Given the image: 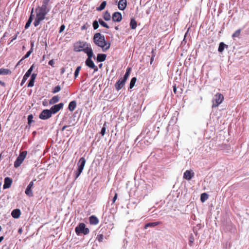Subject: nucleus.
I'll use <instances>...</instances> for the list:
<instances>
[{"mask_svg":"<svg viewBox=\"0 0 249 249\" xmlns=\"http://www.w3.org/2000/svg\"><path fill=\"white\" fill-rule=\"evenodd\" d=\"M173 91H174L175 94H176V93H177V88H176V85H175L173 87Z\"/></svg>","mask_w":249,"mask_h":249,"instance_id":"obj_55","label":"nucleus"},{"mask_svg":"<svg viewBox=\"0 0 249 249\" xmlns=\"http://www.w3.org/2000/svg\"><path fill=\"white\" fill-rule=\"evenodd\" d=\"M27 153V152L26 151H23L20 153L19 156L18 157L14 162V167L15 168L18 167L21 164L26 156Z\"/></svg>","mask_w":249,"mask_h":249,"instance_id":"obj_5","label":"nucleus"},{"mask_svg":"<svg viewBox=\"0 0 249 249\" xmlns=\"http://www.w3.org/2000/svg\"><path fill=\"white\" fill-rule=\"evenodd\" d=\"M4 237L3 236H0V243L3 240Z\"/></svg>","mask_w":249,"mask_h":249,"instance_id":"obj_59","label":"nucleus"},{"mask_svg":"<svg viewBox=\"0 0 249 249\" xmlns=\"http://www.w3.org/2000/svg\"><path fill=\"white\" fill-rule=\"evenodd\" d=\"M195 241V238L192 234H191L189 238V245L190 246H192Z\"/></svg>","mask_w":249,"mask_h":249,"instance_id":"obj_32","label":"nucleus"},{"mask_svg":"<svg viewBox=\"0 0 249 249\" xmlns=\"http://www.w3.org/2000/svg\"><path fill=\"white\" fill-rule=\"evenodd\" d=\"M208 197H209V196L207 193H202L200 196V200H201V202H205L208 198Z\"/></svg>","mask_w":249,"mask_h":249,"instance_id":"obj_29","label":"nucleus"},{"mask_svg":"<svg viewBox=\"0 0 249 249\" xmlns=\"http://www.w3.org/2000/svg\"><path fill=\"white\" fill-rule=\"evenodd\" d=\"M224 100V96L220 93H216L213 99V107H217Z\"/></svg>","mask_w":249,"mask_h":249,"instance_id":"obj_4","label":"nucleus"},{"mask_svg":"<svg viewBox=\"0 0 249 249\" xmlns=\"http://www.w3.org/2000/svg\"><path fill=\"white\" fill-rule=\"evenodd\" d=\"M98 21L100 25L103 26L104 27H105L107 29L109 28L107 24L104 22L102 19H99Z\"/></svg>","mask_w":249,"mask_h":249,"instance_id":"obj_35","label":"nucleus"},{"mask_svg":"<svg viewBox=\"0 0 249 249\" xmlns=\"http://www.w3.org/2000/svg\"><path fill=\"white\" fill-rule=\"evenodd\" d=\"M117 196H118V194L116 192L115 193V195H114V197H113V198L112 199V204H114L115 202V201H116V199L117 198Z\"/></svg>","mask_w":249,"mask_h":249,"instance_id":"obj_47","label":"nucleus"},{"mask_svg":"<svg viewBox=\"0 0 249 249\" xmlns=\"http://www.w3.org/2000/svg\"><path fill=\"white\" fill-rule=\"evenodd\" d=\"M136 80H137V79L136 77H133L131 79V80L130 81V85H129L130 89H132L133 88V87L134 86L136 82Z\"/></svg>","mask_w":249,"mask_h":249,"instance_id":"obj_33","label":"nucleus"},{"mask_svg":"<svg viewBox=\"0 0 249 249\" xmlns=\"http://www.w3.org/2000/svg\"><path fill=\"white\" fill-rule=\"evenodd\" d=\"M33 116L32 114L29 115L28 116V123L29 124H30L33 122Z\"/></svg>","mask_w":249,"mask_h":249,"instance_id":"obj_46","label":"nucleus"},{"mask_svg":"<svg viewBox=\"0 0 249 249\" xmlns=\"http://www.w3.org/2000/svg\"><path fill=\"white\" fill-rule=\"evenodd\" d=\"M126 5H127L126 0H120L118 2V7L120 10H124L126 8Z\"/></svg>","mask_w":249,"mask_h":249,"instance_id":"obj_16","label":"nucleus"},{"mask_svg":"<svg viewBox=\"0 0 249 249\" xmlns=\"http://www.w3.org/2000/svg\"><path fill=\"white\" fill-rule=\"evenodd\" d=\"M93 41L98 47H101L103 52H106L110 46V43L105 40V36L100 33L94 35Z\"/></svg>","mask_w":249,"mask_h":249,"instance_id":"obj_1","label":"nucleus"},{"mask_svg":"<svg viewBox=\"0 0 249 249\" xmlns=\"http://www.w3.org/2000/svg\"><path fill=\"white\" fill-rule=\"evenodd\" d=\"M63 106L64 104L62 103L55 105L51 107L50 110L52 112V114H55L63 108Z\"/></svg>","mask_w":249,"mask_h":249,"instance_id":"obj_9","label":"nucleus"},{"mask_svg":"<svg viewBox=\"0 0 249 249\" xmlns=\"http://www.w3.org/2000/svg\"><path fill=\"white\" fill-rule=\"evenodd\" d=\"M32 49H31L30 50H29L26 54L22 58V60H24L27 58H28L30 54L32 53Z\"/></svg>","mask_w":249,"mask_h":249,"instance_id":"obj_40","label":"nucleus"},{"mask_svg":"<svg viewBox=\"0 0 249 249\" xmlns=\"http://www.w3.org/2000/svg\"><path fill=\"white\" fill-rule=\"evenodd\" d=\"M68 127V126L67 125H65L63 127L62 129V130H64L65 129H66V128H67Z\"/></svg>","mask_w":249,"mask_h":249,"instance_id":"obj_60","label":"nucleus"},{"mask_svg":"<svg viewBox=\"0 0 249 249\" xmlns=\"http://www.w3.org/2000/svg\"><path fill=\"white\" fill-rule=\"evenodd\" d=\"M115 29L116 30H118V27H117V26H116V27H115Z\"/></svg>","mask_w":249,"mask_h":249,"instance_id":"obj_62","label":"nucleus"},{"mask_svg":"<svg viewBox=\"0 0 249 249\" xmlns=\"http://www.w3.org/2000/svg\"><path fill=\"white\" fill-rule=\"evenodd\" d=\"M36 76H37V74L36 73H33L32 75H31V79H34L35 80L36 77Z\"/></svg>","mask_w":249,"mask_h":249,"instance_id":"obj_50","label":"nucleus"},{"mask_svg":"<svg viewBox=\"0 0 249 249\" xmlns=\"http://www.w3.org/2000/svg\"><path fill=\"white\" fill-rule=\"evenodd\" d=\"M19 34V32H18L17 34L13 37L11 41H13L14 40L16 39L18 36V35Z\"/></svg>","mask_w":249,"mask_h":249,"instance_id":"obj_53","label":"nucleus"},{"mask_svg":"<svg viewBox=\"0 0 249 249\" xmlns=\"http://www.w3.org/2000/svg\"><path fill=\"white\" fill-rule=\"evenodd\" d=\"M92 57H88L85 61V64L87 66L89 67L90 69H93L94 71H97L98 70V67L95 65L93 61L91 59Z\"/></svg>","mask_w":249,"mask_h":249,"instance_id":"obj_7","label":"nucleus"},{"mask_svg":"<svg viewBox=\"0 0 249 249\" xmlns=\"http://www.w3.org/2000/svg\"><path fill=\"white\" fill-rule=\"evenodd\" d=\"M226 45L223 42H220L219 45L218 51L219 52H222L224 49Z\"/></svg>","mask_w":249,"mask_h":249,"instance_id":"obj_34","label":"nucleus"},{"mask_svg":"<svg viewBox=\"0 0 249 249\" xmlns=\"http://www.w3.org/2000/svg\"><path fill=\"white\" fill-rule=\"evenodd\" d=\"M130 71H131V68H127L126 69V71L123 79H124L126 81V80L127 79L128 77H129V76L130 75Z\"/></svg>","mask_w":249,"mask_h":249,"instance_id":"obj_31","label":"nucleus"},{"mask_svg":"<svg viewBox=\"0 0 249 249\" xmlns=\"http://www.w3.org/2000/svg\"><path fill=\"white\" fill-rule=\"evenodd\" d=\"M98 22L99 21H97V20H95V21H93V27L94 30H96V29H98V28L99 27Z\"/></svg>","mask_w":249,"mask_h":249,"instance_id":"obj_44","label":"nucleus"},{"mask_svg":"<svg viewBox=\"0 0 249 249\" xmlns=\"http://www.w3.org/2000/svg\"><path fill=\"white\" fill-rule=\"evenodd\" d=\"M12 73L10 70L8 69L1 68L0 69V75H9Z\"/></svg>","mask_w":249,"mask_h":249,"instance_id":"obj_22","label":"nucleus"},{"mask_svg":"<svg viewBox=\"0 0 249 249\" xmlns=\"http://www.w3.org/2000/svg\"><path fill=\"white\" fill-rule=\"evenodd\" d=\"M64 71H65L64 68H62V69H61V72H62V73H63V72H64Z\"/></svg>","mask_w":249,"mask_h":249,"instance_id":"obj_61","label":"nucleus"},{"mask_svg":"<svg viewBox=\"0 0 249 249\" xmlns=\"http://www.w3.org/2000/svg\"><path fill=\"white\" fill-rule=\"evenodd\" d=\"M194 175L195 173L192 170H186L184 173L183 178L184 179L190 180L194 177Z\"/></svg>","mask_w":249,"mask_h":249,"instance_id":"obj_10","label":"nucleus"},{"mask_svg":"<svg viewBox=\"0 0 249 249\" xmlns=\"http://www.w3.org/2000/svg\"><path fill=\"white\" fill-rule=\"evenodd\" d=\"M90 26V24H89V23L88 22H86L84 25H83L81 28V30H87L89 28V27Z\"/></svg>","mask_w":249,"mask_h":249,"instance_id":"obj_37","label":"nucleus"},{"mask_svg":"<svg viewBox=\"0 0 249 249\" xmlns=\"http://www.w3.org/2000/svg\"><path fill=\"white\" fill-rule=\"evenodd\" d=\"M50 10V9H45L40 6H38L36 8V18L34 22L35 27L39 25L41 21L45 19L46 16Z\"/></svg>","mask_w":249,"mask_h":249,"instance_id":"obj_2","label":"nucleus"},{"mask_svg":"<svg viewBox=\"0 0 249 249\" xmlns=\"http://www.w3.org/2000/svg\"><path fill=\"white\" fill-rule=\"evenodd\" d=\"M48 64H49V65H50L51 66L53 67H54V62L53 59H52V60L49 61Z\"/></svg>","mask_w":249,"mask_h":249,"instance_id":"obj_48","label":"nucleus"},{"mask_svg":"<svg viewBox=\"0 0 249 249\" xmlns=\"http://www.w3.org/2000/svg\"><path fill=\"white\" fill-rule=\"evenodd\" d=\"M161 224H162V222L160 221L148 223H147L146 224H145V225L144 226V229H146L148 227H155L156 226H158V225Z\"/></svg>","mask_w":249,"mask_h":249,"instance_id":"obj_20","label":"nucleus"},{"mask_svg":"<svg viewBox=\"0 0 249 249\" xmlns=\"http://www.w3.org/2000/svg\"><path fill=\"white\" fill-rule=\"evenodd\" d=\"M60 90H61V87L60 86L58 85L53 88V89L52 91V92L53 93H55L59 92Z\"/></svg>","mask_w":249,"mask_h":249,"instance_id":"obj_38","label":"nucleus"},{"mask_svg":"<svg viewBox=\"0 0 249 249\" xmlns=\"http://www.w3.org/2000/svg\"><path fill=\"white\" fill-rule=\"evenodd\" d=\"M89 223L91 225H97L99 223L98 218L95 215H91L89 218Z\"/></svg>","mask_w":249,"mask_h":249,"instance_id":"obj_18","label":"nucleus"},{"mask_svg":"<svg viewBox=\"0 0 249 249\" xmlns=\"http://www.w3.org/2000/svg\"><path fill=\"white\" fill-rule=\"evenodd\" d=\"M52 112L50 109H44L39 114V117L42 120H46L52 116Z\"/></svg>","mask_w":249,"mask_h":249,"instance_id":"obj_6","label":"nucleus"},{"mask_svg":"<svg viewBox=\"0 0 249 249\" xmlns=\"http://www.w3.org/2000/svg\"><path fill=\"white\" fill-rule=\"evenodd\" d=\"M35 80L31 79L29 80V82L28 84V87H32L34 86Z\"/></svg>","mask_w":249,"mask_h":249,"instance_id":"obj_42","label":"nucleus"},{"mask_svg":"<svg viewBox=\"0 0 249 249\" xmlns=\"http://www.w3.org/2000/svg\"><path fill=\"white\" fill-rule=\"evenodd\" d=\"M33 10H34V9L32 8V11H31V14L30 16V17L27 21V22H26V24H25V28L26 29H28L30 25H31V22H32V20H33Z\"/></svg>","mask_w":249,"mask_h":249,"instance_id":"obj_21","label":"nucleus"},{"mask_svg":"<svg viewBox=\"0 0 249 249\" xmlns=\"http://www.w3.org/2000/svg\"><path fill=\"white\" fill-rule=\"evenodd\" d=\"M82 172V170L77 169V170L75 172V179H76V178H78V177L80 176V175L81 174Z\"/></svg>","mask_w":249,"mask_h":249,"instance_id":"obj_43","label":"nucleus"},{"mask_svg":"<svg viewBox=\"0 0 249 249\" xmlns=\"http://www.w3.org/2000/svg\"><path fill=\"white\" fill-rule=\"evenodd\" d=\"M152 61H153V58H152L151 59V64L152 63Z\"/></svg>","mask_w":249,"mask_h":249,"instance_id":"obj_64","label":"nucleus"},{"mask_svg":"<svg viewBox=\"0 0 249 249\" xmlns=\"http://www.w3.org/2000/svg\"><path fill=\"white\" fill-rule=\"evenodd\" d=\"M34 67V65H32L31 67L27 71V72L25 73V74L29 77L30 76V75L31 74V73L33 70Z\"/></svg>","mask_w":249,"mask_h":249,"instance_id":"obj_36","label":"nucleus"},{"mask_svg":"<svg viewBox=\"0 0 249 249\" xmlns=\"http://www.w3.org/2000/svg\"><path fill=\"white\" fill-rule=\"evenodd\" d=\"M102 64H100L99 65V67H102Z\"/></svg>","mask_w":249,"mask_h":249,"instance_id":"obj_63","label":"nucleus"},{"mask_svg":"<svg viewBox=\"0 0 249 249\" xmlns=\"http://www.w3.org/2000/svg\"><path fill=\"white\" fill-rule=\"evenodd\" d=\"M29 76H27L26 75H24L23 77V79L22 80L24 81H25L27 80V79L28 78Z\"/></svg>","mask_w":249,"mask_h":249,"instance_id":"obj_51","label":"nucleus"},{"mask_svg":"<svg viewBox=\"0 0 249 249\" xmlns=\"http://www.w3.org/2000/svg\"><path fill=\"white\" fill-rule=\"evenodd\" d=\"M107 5L106 1H103L100 4V6L97 7L96 9L97 11H101L104 10Z\"/></svg>","mask_w":249,"mask_h":249,"instance_id":"obj_26","label":"nucleus"},{"mask_svg":"<svg viewBox=\"0 0 249 249\" xmlns=\"http://www.w3.org/2000/svg\"><path fill=\"white\" fill-rule=\"evenodd\" d=\"M107 57V55L103 53H99L97 56V61L99 62L104 61Z\"/></svg>","mask_w":249,"mask_h":249,"instance_id":"obj_19","label":"nucleus"},{"mask_svg":"<svg viewBox=\"0 0 249 249\" xmlns=\"http://www.w3.org/2000/svg\"><path fill=\"white\" fill-rule=\"evenodd\" d=\"M125 82L126 80L123 78L119 79L115 84V88L117 90L119 91L122 89L124 86Z\"/></svg>","mask_w":249,"mask_h":249,"instance_id":"obj_12","label":"nucleus"},{"mask_svg":"<svg viewBox=\"0 0 249 249\" xmlns=\"http://www.w3.org/2000/svg\"><path fill=\"white\" fill-rule=\"evenodd\" d=\"M86 163V160L84 157L80 158L78 162V169L83 171Z\"/></svg>","mask_w":249,"mask_h":249,"instance_id":"obj_14","label":"nucleus"},{"mask_svg":"<svg viewBox=\"0 0 249 249\" xmlns=\"http://www.w3.org/2000/svg\"><path fill=\"white\" fill-rule=\"evenodd\" d=\"M75 231L77 235H79L81 234L86 235L89 234V230L86 227V225L84 223H80L75 229Z\"/></svg>","mask_w":249,"mask_h":249,"instance_id":"obj_3","label":"nucleus"},{"mask_svg":"<svg viewBox=\"0 0 249 249\" xmlns=\"http://www.w3.org/2000/svg\"><path fill=\"white\" fill-rule=\"evenodd\" d=\"M241 32V29H239L236 30L232 35V37L233 38H234L235 37H238L240 35Z\"/></svg>","mask_w":249,"mask_h":249,"instance_id":"obj_30","label":"nucleus"},{"mask_svg":"<svg viewBox=\"0 0 249 249\" xmlns=\"http://www.w3.org/2000/svg\"><path fill=\"white\" fill-rule=\"evenodd\" d=\"M34 46V42L33 41L31 42V49H32V51H33V48Z\"/></svg>","mask_w":249,"mask_h":249,"instance_id":"obj_52","label":"nucleus"},{"mask_svg":"<svg viewBox=\"0 0 249 249\" xmlns=\"http://www.w3.org/2000/svg\"><path fill=\"white\" fill-rule=\"evenodd\" d=\"M76 107V102L75 101H72L69 103L68 108L69 109L72 111H73Z\"/></svg>","mask_w":249,"mask_h":249,"instance_id":"obj_23","label":"nucleus"},{"mask_svg":"<svg viewBox=\"0 0 249 249\" xmlns=\"http://www.w3.org/2000/svg\"><path fill=\"white\" fill-rule=\"evenodd\" d=\"M59 100V97L58 95L54 96L49 102L50 104H54L57 103Z\"/></svg>","mask_w":249,"mask_h":249,"instance_id":"obj_24","label":"nucleus"},{"mask_svg":"<svg viewBox=\"0 0 249 249\" xmlns=\"http://www.w3.org/2000/svg\"><path fill=\"white\" fill-rule=\"evenodd\" d=\"M130 26L132 29H135L137 27V21L134 18H131L130 22Z\"/></svg>","mask_w":249,"mask_h":249,"instance_id":"obj_25","label":"nucleus"},{"mask_svg":"<svg viewBox=\"0 0 249 249\" xmlns=\"http://www.w3.org/2000/svg\"><path fill=\"white\" fill-rule=\"evenodd\" d=\"M106 123L104 124L103 127H102L101 131V134L102 136H103L106 132Z\"/></svg>","mask_w":249,"mask_h":249,"instance_id":"obj_45","label":"nucleus"},{"mask_svg":"<svg viewBox=\"0 0 249 249\" xmlns=\"http://www.w3.org/2000/svg\"><path fill=\"white\" fill-rule=\"evenodd\" d=\"M81 50L87 54L88 57H93L95 58L93 51L91 47H89L88 44H87V47Z\"/></svg>","mask_w":249,"mask_h":249,"instance_id":"obj_11","label":"nucleus"},{"mask_svg":"<svg viewBox=\"0 0 249 249\" xmlns=\"http://www.w3.org/2000/svg\"><path fill=\"white\" fill-rule=\"evenodd\" d=\"M22 229H21V228H20V229H18V232L19 233L21 234V233H22Z\"/></svg>","mask_w":249,"mask_h":249,"instance_id":"obj_57","label":"nucleus"},{"mask_svg":"<svg viewBox=\"0 0 249 249\" xmlns=\"http://www.w3.org/2000/svg\"><path fill=\"white\" fill-rule=\"evenodd\" d=\"M65 26L64 25H62L60 28L59 33H60L64 31V30L65 29Z\"/></svg>","mask_w":249,"mask_h":249,"instance_id":"obj_49","label":"nucleus"},{"mask_svg":"<svg viewBox=\"0 0 249 249\" xmlns=\"http://www.w3.org/2000/svg\"><path fill=\"white\" fill-rule=\"evenodd\" d=\"M112 18L114 22H120L122 19V14L118 12H115L113 14Z\"/></svg>","mask_w":249,"mask_h":249,"instance_id":"obj_13","label":"nucleus"},{"mask_svg":"<svg viewBox=\"0 0 249 249\" xmlns=\"http://www.w3.org/2000/svg\"><path fill=\"white\" fill-rule=\"evenodd\" d=\"M21 212L19 209H16L13 210L11 212V215L14 218H18L20 217Z\"/></svg>","mask_w":249,"mask_h":249,"instance_id":"obj_17","label":"nucleus"},{"mask_svg":"<svg viewBox=\"0 0 249 249\" xmlns=\"http://www.w3.org/2000/svg\"><path fill=\"white\" fill-rule=\"evenodd\" d=\"M50 1V0H43L42 4L40 7L45 9H50L48 6Z\"/></svg>","mask_w":249,"mask_h":249,"instance_id":"obj_27","label":"nucleus"},{"mask_svg":"<svg viewBox=\"0 0 249 249\" xmlns=\"http://www.w3.org/2000/svg\"><path fill=\"white\" fill-rule=\"evenodd\" d=\"M81 69V66H78L77 67L75 72H74V77L76 78L79 74V71Z\"/></svg>","mask_w":249,"mask_h":249,"instance_id":"obj_39","label":"nucleus"},{"mask_svg":"<svg viewBox=\"0 0 249 249\" xmlns=\"http://www.w3.org/2000/svg\"><path fill=\"white\" fill-rule=\"evenodd\" d=\"M23 60H22V58L18 62V63L17 64L16 66V67H18V65H20L21 62Z\"/></svg>","mask_w":249,"mask_h":249,"instance_id":"obj_56","label":"nucleus"},{"mask_svg":"<svg viewBox=\"0 0 249 249\" xmlns=\"http://www.w3.org/2000/svg\"><path fill=\"white\" fill-rule=\"evenodd\" d=\"M36 179H35L33 181H31L29 183V184H28V185L27 186V187L25 190V194L29 197H31V196H33V193L32 189L34 185V181H36Z\"/></svg>","mask_w":249,"mask_h":249,"instance_id":"obj_8","label":"nucleus"},{"mask_svg":"<svg viewBox=\"0 0 249 249\" xmlns=\"http://www.w3.org/2000/svg\"><path fill=\"white\" fill-rule=\"evenodd\" d=\"M25 81H24L23 80H22L21 82L20 83V86H22L23 84L25 83Z\"/></svg>","mask_w":249,"mask_h":249,"instance_id":"obj_58","label":"nucleus"},{"mask_svg":"<svg viewBox=\"0 0 249 249\" xmlns=\"http://www.w3.org/2000/svg\"><path fill=\"white\" fill-rule=\"evenodd\" d=\"M0 84L3 87H5L6 86L5 83L1 81H0Z\"/></svg>","mask_w":249,"mask_h":249,"instance_id":"obj_54","label":"nucleus"},{"mask_svg":"<svg viewBox=\"0 0 249 249\" xmlns=\"http://www.w3.org/2000/svg\"><path fill=\"white\" fill-rule=\"evenodd\" d=\"M104 239V235L102 234H99L96 237V240L99 242H102Z\"/></svg>","mask_w":249,"mask_h":249,"instance_id":"obj_41","label":"nucleus"},{"mask_svg":"<svg viewBox=\"0 0 249 249\" xmlns=\"http://www.w3.org/2000/svg\"><path fill=\"white\" fill-rule=\"evenodd\" d=\"M104 19L106 21H108L111 18L110 13L108 11H106L103 15Z\"/></svg>","mask_w":249,"mask_h":249,"instance_id":"obj_28","label":"nucleus"},{"mask_svg":"<svg viewBox=\"0 0 249 249\" xmlns=\"http://www.w3.org/2000/svg\"><path fill=\"white\" fill-rule=\"evenodd\" d=\"M12 180L9 177H6L4 178L3 189L9 188L12 184Z\"/></svg>","mask_w":249,"mask_h":249,"instance_id":"obj_15","label":"nucleus"}]
</instances>
